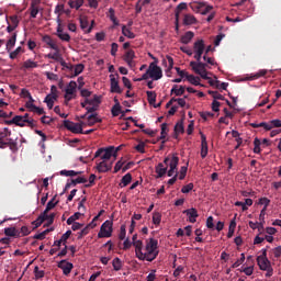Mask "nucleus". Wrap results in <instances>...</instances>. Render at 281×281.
Instances as JSON below:
<instances>
[{"label":"nucleus","instance_id":"1","mask_svg":"<svg viewBox=\"0 0 281 281\" xmlns=\"http://www.w3.org/2000/svg\"><path fill=\"white\" fill-rule=\"evenodd\" d=\"M159 241L155 238H149V240L146 241V246L144 251L138 257V260H147V262H153L159 256L158 250Z\"/></svg>","mask_w":281,"mask_h":281},{"label":"nucleus","instance_id":"2","mask_svg":"<svg viewBox=\"0 0 281 281\" xmlns=\"http://www.w3.org/2000/svg\"><path fill=\"white\" fill-rule=\"evenodd\" d=\"M203 57V53H194V58L196 61H190V67L192 68V71L200 76L203 80H210V75L212 72L207 71V64L202 63L201 58Z\"/></svg>","mask_w":281,"mask_h":281},{"label":"nucleus","instance_id":"3","mask_svg":"<svg viewBox=\"0 0 281 281\" xmlns=\"http://www.w3.org/2000/svg\"><path fill=\"white\" fill-rule=\"evenodd\" d=\"M117 150H120V147L115 149L114 146L99 148L94 154V158L100 157L103 161H109L111 157H117Z\"/></svg>","mask_w":281,"mask_h":281},{"label":"nucleus","instance_id":"4","mask_svg":"<svg viewBox=\"0 0 281 281\" xmlns=\"http://www.w3.org/2000/svg\"><path fill=\"white\" fill-rule=\"evenodd\" d=\"M165 166H169V170L167 171V177H175L177 175V168L179 166V158L173 155L170 159V157H166L164 160Z\"/></svg>","mask_w":281,"mask_h":281},{"label":"nucleus","instance_id":"5","mask_svg":"<svg viewBox=\"0 0 281 281\" xmlns=\"http://www.w3.org/2000/svg\"><path fill=\"white\" fill-rule=\"evenodd\" d=\"M113 235V222L112 221H105L100 228V232L98 233V238H111Z\"/></svg>","mask_w":281,"mask_h":281},{"label":"nucleus","instance_id":"6","mask_svg":"<svg viewBox=\"0 0 281 281\" xmlns=\"http://www.w3.org/2000/svg\"><path fill=\"white\" fill-rule=\"evenodd\" d=\"M102 101L100 100V97L98 94H94L92 99H86V104H89L86 110L88 113H95L98 109H100V103Z\"/></svg>","mask_w":281,"mask_h":281},{"label":"nucleus","instance_id":"7","mask_svg":"<svg viewBox=\"0 0 281 281\" xmlns=\"http://www.w3.org/2000/svg\"><path fill=\"white\" fill-rule=\"evenodd\" d=\"M148 69L153 80H161V78H164V71L161 70V67L157 66V64L151 63Z\"/></svg>","mask_w":281,"mask_h":281},{"label":"nucleus","instance_id":"8","mask_svg":"<svg viewBox=\"0 0 281 281\" xmlns=\"http://www.w3.org/2000/svg\"><path fill=\"white\" fill-rule=\"evenodd\" d=\"M64 127L67 128V131H70V133L79 134L83 133L82 124L80 123H74L69 120L64 121Z\"/></svg>","mask_w":281,"mask_h":281},{"label":"nucleus","instance_id":"9","mask_svg":"<svg viewBox=\"0 0 281 281\" xmlns=\"http://www.w3.org/2000/svg\"><path fill=\"white\" fill-rule=\"evenodd\" d=\"M120 75H110V85H111V93H122V88H120V81H117Z\"/></svg>","mask_w":281,"mask_h":281},{"label":"nucleus","instance_id":"10","mask_svg":"<svg viewBox=\"0 0 281 281\" xmlns=\"http://www.w3.org/2000/svg\"><path fill=\"white\" fill-rule=\"evenodd\" d=\"M57 267L63 270L64 276H69V273H71V269H74V263L63 259L58 262Z\"/></svg>","mask_w":281,"mask_h":281},{"label":"nucleus","instance_id":"11","mask_svg":"<svg viewBox=\"0 0 281 281\" xmlns=\"http://www.w3.org/2000/svg\"><path fill=\"white\" fill-rule=\"evenodd\" d=\"M79 22H80L81 30H83L86 34H91V31L93 30V25L95 21L92 20L90 26H89V20H87V18H80Z\"/></svg>","mask_w":281,"mask_h":281},{"label":"nucleus","instance_id":"12","mask_svg":"<svg viewBox=\"0 0 281 281\" xmlns=\"http://www.w3.org/2000/svg\"><path fill=\"white\" fill-rule=\"evenodd\" d=\"M29 10H30L31 19H36V16H38V12H41L40 1L32 0Z\"/></svg>","mask_w":281,"mask_h":281},{"label":"nucleus","instance_id":"13","mask_svg":"<svg viewBox=\"0 0 281 281\" xmlns=\"http://www.w3.org/2000/svg\"><path fill=\"white\" fill-rule=\"evenodd\" d=\"M182 214H187L189 223H196V218H199V211L194 207L184 210Z\"/></svg>","mask_w":281,"mask_h":281},{"label":"nucleus","instance_id":"14","mask_svg":"<svg viewBox=\"0 0 281 281\" xmlns=\"http://www.w3.org/2000/svg\"><path fill=\"white\" fill-rule=\"evenodd\" d=\"M201 135V157L202 159H205L207 157V137H205V134L200 133Z\"/></svg>","mask_w":281,"mask_h":281},{"label":"nucleus","instance_id":"15","mask_svg":"<svg viewBox=\"0 0 281 281\" xmlns=\"http://www.w3.org/2000/svg\"><path fill=\"white\" fill-rule=\"evenodd\" d=\"M257 263L261 271H265L266 269L271 267V261L269 260V258L257 257Z\"/></svg>","mask_w":281,"mask_h":281},{"label":"nucleus","instance_id":"16","mask_svg":"<svg viewBox=\"0 0 281 281\" xmlns=\"http://www.w3.org/2000/svg\"><path fill=\"white\" fill-rule=\"evenodd\" d=\"M43 43H45L47 46H49L50 49H54V52H58V44L54 42L52 36L49 35H44L42 38Z\"/></svg>","mask_w":281,"mask_h":281},{"label":"nucleus","instance_id":"17","mask_svg":"<svg viewBox=\"0 0 281 281\" xmlns=\"http://www.w3.org/2000/svg\"><path fill=\"white\" fill-rule=\"evenodd\" d=\"M4 235L11 238H21V232L16 227H7L4 228Z\"/></svg>","mask_w":281,"mask_h":281},{"label":"nucleus","instance_id":"18","mask_svg":"<svg viewBox=\"0 0 281 281\" xmlns=\"http://www.w3.org/2000/svg\"><path fill=\"white\" fill-rule=\"evenodd\" d=\"M23 93H26V98H29V101L25 103L26 109L33 112L36 105L34 104V98H32V93H30V91L25 88H23Z\"/></svg>","mask_w":281,"mask_h":281},{"label":"nucleus","instance_id":"19","mask_svg":"<svg viewBox=\"0 0 281 281\" xmlns=\"http://www.w3.org/2000/svg\"><path fill=\"white\" fill-rule=\"evenodd\" d=\"M162 66L167 67L166 72L172 71V68L175 67V59L167 55L166 59H162Z\"/></svg>","mask_w":281,"mask_h":281},{"label":"nucleus","instance_id":"20","mask_svg":"<svg viewBox=\"0 0 281 281\" xmlns=\"http://www.w3.org/2000/svg\"><path fill=\"white\" fill-rule=\"evenodd\" d=\"M205 52V41L198 40L193 44V53H201Z\"/></svg>","mask_w":281,"mask_h":281},{"label":"nucleus","instance_id":"21","mask_svg":"<svg viewBox=\"0 0 281 281\" xmlns=\"http://www.w3.org/2000/svg\"><path fill=\"white\" fill-rule=\"evenodd\" d=\"M167 172H168V165L164 166V162H159L156 166V173L158 175L157 179H161V177H165Z\"/></svg>","mask_w":281,"mask_h":281},{"label":"nucleus","instance_id":"22","mask_svg":"<svg viewBox=\"0 0 281 281\" xmlns=\"http://www.w3.org/2000/svg\"><path fill=\"white\" fill-rule=\"evenodd\" d=\"M135 58V50L130 49L125 53V55L123 56V60H125V63H127L128 67H133V59Z\"/></svg>","mask_w":281,"mask_h":281},{"label":"nucleus","instance_id":"23","mask_svg":"<svg viewBox=\"0 0 281 281\" xmlns=\"http://www.w3.org/2000/svg\"><path fill=\"white\" fill-rule=\"evenodd\" d=\"M88 126H94L95 124L102 123V119L98 117V113H92L88 115Z\"/></svg>","mask_w":281,"mask_h":281},{"label":"nucleus","instance_id":"24","mask_svg":"<svg viewBox=\"0 0 281 281\" xmlns=\"http://www.w3.org/2000/svg\"><path fill=\"white\" fill-rule=\"evenodd\" d=\"M56 100H58V95L47 94L46 98L44 99V102L45 104H47V108L52 110L54 109V102H56Z\"/></svg>","mask_w":281,"mask_h":281},{"label":"nucleus","instance_id":"25","mask_svg":"<svg viewBox=\"0 0 281 281\" xmlns=\"http://www.w3.org/2000/svg\"><path fill=\"white\" fill-rule=\"evenodd\" d=\"M111 168H112V165L106 164V160H102L97 166L98 172H109V170H111Z\"/></svg>","mask_w":281,"mask_h":281},{"label":"nucleus","instance_id":"26","mask_svg":"<svg viewBox=\"0 0 281 281\" xmlns=\"http://www.w3.org/2000/svg\"><path fill=\"white\" fill-rule=\"evenodd\" d=\"M133 247H135V254L136 258H139L140 254L143 252L142 249H144V243L142 240L132 241Z\"/></svg>","mask_w":281,"mask_h":281},{"label":"nucleus","instance_id":"27","mask_svg":"<svg viewBox=\"0 0 281 281\" xmlns=\"http://www.w3.org/2000/svg\"><path fill=\"white\" fill-rule=\"evenodd\" d=\"M192 38H194V32L188 31L184 35L181 36L180 43L188 45Z\"/></svg>","mask_w":281,"mask_h":281},{"label":"nucleus","instance_id":"28","mask_svg":"<svg viewBox=\"0 0 281 281\" xmlns=\"http://www.w3.org/2000/svg\"><path fill=\"white\" fill-rule=\"evenodd\" d=\"M68 5L72 10H80V8H82V5H85V0H69Z\"/></svg>","mask_w":281,"mask_h":281},{"label":"nucleus","instance_id":"29","mask_svg":"<svg viewBox=\"0 0 281 281\" xmlns=\"http://www.w3.org/2000/svg\"><path fill=\"white\" fill-rule=\"evenodd\" d=\"M180 133H186V128L183 127V120L179 121L175 125V139H177V137H179Z\"/></svg>","mask_w":281,"mask_h":281},{"label":"nucleus","instance_id":"30","mask_svg":"<svg viewBox=\"0 0 281 281\" xmlns=\"http://www.w3.org/2000/svg\"><path fill=\"white\" fill-rule=\"evenodd\" d=\"M56 201V196H54L52 200L48 201L46 209L44 210V215L49 214L50 210H54L56 205H58V201Z\"/></svg>","mask_w":281,"mask_h":281},{"label":"nucleus","instance_id":"31","mask_svg":"<svg viewBox=\"0 0 281 281\" xmlns=\"http://www.w3.org/2000/svg\"><path fill=\"white\" fill-rule=\"evenodd\" d=\"M76 89H78V83H76V81H70L66 87V93L68 95H74L76 93Z\"/></svg>","mask_w":281,"mask_h":281},{"label":"nucleus","instance_id":"32","mask_svg":"<svg viewBox=\"0 0 281 281\" xmlns=\"http://www.w3.org/2000/svg\"><path fill=\"white\" fill-rule=\"evenodd\" d=\"M252 128H265V131H271L270 122H261V123H251Z\"/></svg>","mask_w":281,"mask_h":281},{"label":"nucleus","instance_id":"33","mask_svg":"<svg viewBox=\"0 0 281 281\" xmlns=\"http://www.w3.org/2000/svg\"><path fill=\"white\" fill-rule=\"evenodd\" d=\"M183 10H188V3L186 2H181L177 5L175 11V16L177 20L179 19V15L181 14V12H183Z\"/></svg>","mask_w":281,"mask_h":281},{"label":"nucleus","instance_id":"34","mask_svg":"<svg viewBox=\"0 0 281 281\" xmlns=\"http://www.w3.org/2000/svg\"><path fill=\"white\" fill-rule=\"evenodd\" d=\"M36 67H38V63L32 59L25 60L22 66L23 69H36Z\"/></svg>","mask_w":281,"mask_h":281},{"label":"nucleus","instance_id":"35","mask_svg":"<svg viewBox=\"0 0 281 281\" xmlns=\"http://www.w3.org/2000/svg\"><path fill=\"white\" fill-rule=\"evenodd\" d=\"M196 23V18L192 14H186L183 18V25H194Z\"/></svg>","mask_w":281,"mask_h":281},{"label":"nucleus","instance_id":"36","mask_svg":"<svg viewBox=\"0 0 281 281\" xmlns=\"http://www.w3.org/2000/svg\"><path fill=\"white\" fill-rule=\"evenodd\" d=\"M131 181H133V176L131 173H126L121 179V184H120L121 188H126V186H128L131 183Z\"/></svg>","mask_w":281,"mask_h":281},{"label":"nucleus","instance_id":"37","mask_svg":"<svg viewBox=\"0 0 281 281\" xmlns=\"http://www.w3.org/2000/svg\"><path fill=\"white\" fill-rule=\"evenodd\" d=\"M59 175L61 177H78V175H82V171L61 170Z\"/></svg>","mask_w":281,"mask_h":281},{"label":"nucleus","instance_id":"38","mask_svg":"<svg viewBox=\"0 0 281 281\" xmlns=\"http://www.w3.org/2000/svg\"><path fill=\"white\" fill-rule=\"evenodd\" d=\"M108 16L110 21H112L113 25L115 26L120 25V21H117V18L115 16V9L110 8Z\"/></svg>","mask_w":281,"mask_h":281},{"label":"nucleus","instance_id":"39","mask_svg":"<svg viewBox=\"0 0 281 281\" xmlns=\"http://www.w3.org/2000/svg\"><path fill=\"white\" fill-rule=\"evenodd\" d=\"M187 80H188V82H190L191 85H194L195 87H199V86H201V82H200V80H201V78H199V77H194V75H187Z\"/></svg>","mask_w":281,"mask_h":281},{"label":"nucleus","instance_id":"40","mask_svg":"<svg viewBox=\"0 0 281 281\" xmlns=\"http://www.w3.org/2000/svg\"><path fill=\"white\" fill-rule=\"evenodd\" d=\"M42 216H44V221H48L46 227H49V225H54V218H56V213H52L49 215L47 213H42Z\"/></svg>","mask_w":281,"mask_h":281},{"label":"nucleus","instance_id":"41","mask_svg":"<svg viewBox=\"0 0 281 281\" xmlns=\"http://www.w3.org/2000/svg\"><path fill=\"white\" fill-rule=\"evenodd\" d=\"M122 259H120L119 257H115L112 261V267L114 269V271H122Z\"/></svg>","mask_w":281,"mask_h":281},{"label":"nucleus","instance_id":"42","mask_svg":"<svg viewBox=\"0 0 281 281\" xmlns=\"http://www.w3.org/2000/svg\"><path fill=\"white\" fill-rule=\"evenodd\" d=\"M175 93V95H183V93H186V87L180 86V88H178L177 85H175L171 89V94Z\"/></svg>","mask_w":281,"mask_h":281},{"label":"nucleus","instance_id":"43","mask_svg":"<svg viewBox=\"0 0 281 281\" xmlns=\"http://www.w3.org/2000/svg\"><path fill=\"white\" fill-rule=\"evenodd\" d=\"M13 119L16 120L15 126H20L21 128H23L25 124H27V120H24L23 115H15L13 116Z\"/></svg>","mask_w":281,"mask_h":281},{"label":"nucleus","instance_id":"44","mask_svg":"<svg viewBox=\"0 0 281 281\" xmlns=\"http://www.w3.org/2000/svg\"><path fill=\"white\" fill-rule=\"evenodd\" d=\"M122 34L126 36V38H135V33L131 31V29L126 27V25L122 26Z\"/></svg>","mask_w":281,"mask_h":281},{"label":"nucleus","instance_id":"45","mask_svg":"<svg viewBox=\"0 0 281 281\" xmlns=\"http://www.w3.org/2000/svg\"><path fill=\"white\" fill-rule=\"evenodd\" d=\"M146 95L149 104H155V102H157V93L155 91H147Z\"/></svg>","mask_w":281,"mask_h":281},{"label":"nucleus","instance_id":"46","mask_svg":"<svg viewBox=\"0 0 281 281\" xmlns=\"http://www.w3.org/2000/svg\"><path fill=\"white\" fill-rule=\"evenodd\" d=\"M111 113H112L113 117H117V115H120L122 113V105H120V103H115L112 106Z\"/></svg>","mask_w":281,"mask_h":281},{"label":"nucleus","instance_id":"47","mask_svg":"<svg viewBox=\"0 0 281 281\" xmlns=\"http://www.w3.org/2000/svg\"><path fill=\"white\" fill-rule=\"evenodd\" d=\"M16 140L12 138H0V148H7V146L12 145V143H15Z\"/></svg>","mask_w":281,"mask_h":281},{"label":"nucleus","instance_id":"48","mask_svg":"<svg viewBox=\"0 0 281 281\" xmlns=\"http://www.w3.org/2000/svg\"><path fill=\"white\" fill-rule=\"evenodd\" d=\"M43 223H45V215L42 213L35 221H33L32 224L35 226V228H38L43 225Z\"/></svg>","mask_w":281,"mask_h":281},{"label":"nucleus","instance_id":"49","mask_svg":"<svg viewBox=\"0 0 281 281\" xmlns=\"http://www.w3.org/2000/svg\"><path fill=\"white\" fill-rule=\"evenodd\" d=\"M14 45H16V33H13V35L11 36V38L7 42V49H12V47H14Z\"/></svg>","mask_w":281,"mask_h":281},{"label":"nucleus","instance_id":"50","mask_svg":"<svg viewBox=\"0 0 281 281\" xmlns=\"http://www.w3.org/2000/svg\"><path fill=\"white\" fill-rule=\"evenodd\" d=\"M260 144H262L260 140H259V138L258 137H256L255 138V140H254V153H255V155H260V153H261V150L262 149H260Z\"/></svg>","mask_w":281,"mask_h":281},{"label":"nucleus","instance_id":"51","mask_svg":"<svg viewBox=\"0 0 281 281\" xmlns=\"http://www.w3.org/2000/svg\"><path fill=\"white\" fill-rule=\"evenodd\" d=\"M265 76H267V69H261L258 72H256L255 75H252L250 77V80H258V78H262Z\"/></svg>","mask_w":281,"mask_h":281},{"label":"nucleus","instance_id":"52","mask_svg":"<svg viewBox=\"0 0 281 281\" xmlns=\"http://www.w3.org/2000/svg\"><path fill=\"white\" fill-rule=\"evenodd\" d=\"M59 64L63 67V69H68V71H74V65L65 61V59L63 57L60 58Z\"/></svg>","mask_w":281,"mask_h":281},{"label":"nucleus","instance_id":"53","mask_svg":"<svg viewBox=\"0 0 281 281\" xmlns=\"http://www.w3.org/2000/svg\"><path fill=\"white\" fill-rule=\"evenodd\" d=\"M153 223H154V225H160V223H161V213H159V212H154L153 213Z\"/></svg>","mask_w":281,"mask_h":281},{"label":"nucleus","instance_id":"54","mask_svg":"<svg viewBox=\"0 0 281 281\" xmlns=\"http://www.w3.org/2000/svg\"><path fill=\"white\" fill-rule=\"evenodd\" d=\"M34 274L36 280H40V278H45V271L41 270L38 266H35Z\"/></svg>","mask_w":281,"mask_h":281},{"label":"nucleus","instance_id":"55","mask_svg":"<svg viewBox=\"0 0 281 281\" xmlns=\"http://www.w3.org/2000/svg\"><path fill=\"white\" fill-rule=\"evenodd\" d=\"M194 190V183H189L187 186H183L181 189L182 194H188Z\"/></svg>","mask_w":281,"mask_h":281},{"label":"nucleus","instance_id":"56","mask_svg":"<svg viewBox=\"0 0 281 281\" xmlns=\"http://www.w3.org/2000/svg\"><path fill=\"white\" fill-rule=\"evenodd\" d=\"M72 69H75L74 77L80 76V74H82V71H85V65L78 64V65H76L75 68H72Z\"/></svg>","mask_w":281,"mask_h":281},{"label":"nucleus","instance_id":"57","mask_svg":"<svg viewBox=\"0 0 281 281\" xmlns=\"http://www.w3.org/2000/svg\"><path fill=\"white\" fill-rule=\"evenodd\" d=\"M166 135H168V123L161 124L160 139H165Z\"/></svg>","mask_w":281,"mask_h":281},{"label":"nucleus","instance_id":"58","mask_svg":"<svg viewBox=\"0 0 281 281\" xmlns=\"http://www.w3.org/2000/svg\"><path fill=\"white\" fill-rule=\"evenodd\" d=\"M12 135V131L10 128L4 127L3 131H0V139L8 138Z\"/></svg>","mask_w":281,"mask_h":281},{"label":"nucleus","instance_id":"59","mask_svg":"<svg viewBox=\"0 0 281 281\" xmlns=\"http://www.w3.org/2000/svg\"><path fill=\"white\" fill-rule=\"evenodd\" d=\"M71 186H78V183H87V179L83 177H78L77 179L70 180Z\"/></svg>","mask_w":281,"mask_h":281},{"label":"nucleus","instance_id":"60","mask_svg":"<svg viewBox=\"0 0 281 281\" xmlns=\"http://www.w3.org/2000/svg\"><path fill=\"white\" fill-rule=\"evenodd\" d=\"M57 36L60 38V41H65V43H69V41H71V36L65 32L57 34Z\"/></svg>","mask_w":281,"mask_h":281},{"label":"nucleus","instance_id":"61","mask_svg":"<svg viewBox=\"0 0 281 281\" xmlns=\"http://www.w3.org/2000/svg\"><path fill=\"white\" fill-rule=\"evenodd\" d=\"M21 52H23V47H18L16 49H14L13 52L10 53V58L11 60H14V58H16V56H19L21 54Z\"/></svg>","mask_w":281,"mask_h":281},{"label":"nucleus","instance_id":"62","mask_svg":"<svg viewBox=\"0 0 281 281\" xmlns=\"http://www.w3.org/2000/svg\"><path fill=\"white\" fill-rule=\"evenodd\" d=\"M245 262V254L240 255V258L232 265V269H238L239 265H243Z\"/></svg>","mask_w":281,"mask_h":281},{"label":"nucleus","instance_id":"63","mask_svg":"<svg viewBox=\"0 0 281 281\" xmlns=\"http://www.w3.org/2000/svg\"><path fill=\"white\" fill-rule=\"evenodd\" d=\"M270 254L274 257V258H280L281 256V246H278L273 249L270 250Z\"/></svg>","mask_w":281,"mask_h":281},{"label":"nucleus","instance_id":"64","mask_svg":"<svg viewBox=\"0 0 281 281\" xmlns=\"http://www.w3.org/2000/svg\"><path fill=\"white\" fill-rule=\"evenodd\" d=\"M270 126H271V130L272 128H281V120L276 119V120L270 121Z\"/></svg>","mask_w":281,"mask_h":281}]
</instances>
